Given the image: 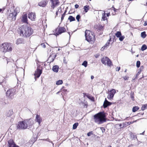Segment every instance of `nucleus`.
Masks as SVG:
<instances>
[{
	"label": "nucleus",
	"instance_id": "52",
	"mask_svg": "<svg viewBox=\"0 0 147 147\" xmlns=\"http://www.w3.org/2000/svg\"><path fill=\"white\" fill-rule=\"evenodd\" d=\"M94 78V76H91V79H93Z\"/></svg>",
	"mask_w": 147,
	"mask_h": 147
},
{
	"label": "nucleus",
	"instance_id": "44",
	"mask_svg": "<svg viewBox=\"0 0 147 147\" xmlns=\"http://www.w3.org/2000/svg\"><path fill=\"white\" fill-rule=\"evenodd\" d=\"M123 78L125 80H127L128 79V77H127L126 76L123 77Z\"/></svg>",
	"mask_w": 147,
	"mask_h": 147
},
{
	"label": "nucleus",
	"instance_id": "54",
	"mask_svg": "<svg viewBox=\"0 0 147 147\" xmlns=\"http://www.w3.org/2000/svg\"><path fill=\"white\" fill-rule=\"evenodd\" d=\"M140 65H136L137 67L138 68L139 67H140Z\"/></svg>",
	"mask_w": 147,
	"mask_h": 147
},
{
	"label": "nucleus",
	"instance_id": "46",
	"mask_svg": "<svg viewBox=\"0 0 147 147\" xmlns=\"http://www.w3.org/2000/svg\"><path fill=\"white\" fill-rule=\"evenodd\" d=\"M134 123V122H128L127 123V124L128 125H130L132 123Z\"/></svg>",
	"mask_w": 147,
	"mask_h": 147
},
{
	"label": "nucleus",
	"instance_id": "49",
	"mask_svg": "<svg viewBox=\"0 0 147 147\" xmlns=\"http://www.w3.org/2000/svg\"><path fill=\"white\" fill-rule=\"evenodd\" d=\"M99 56V55L98 54H97L95 55V57L96 58H98Z\"/></svg>",
	"mask_w": 147,
	"mask_h": 147
},
{
	"label": "nucleus",
	"instance_id": "23",
	"mask_svg": "<svg viewBox=\"0 0 147 147\" xmlns=\"http://www.w3.org/2000/svg\"><path fill=\"white\" fill-rule=\"evenodd\" d=\"M68 20H69L70 22L75 20V18L72 16H69L68 18Z\"/></svg>",
	"mask_w": 147,
	"mask_h": 147
},
{
	"label": "nucleus",
	"instance_id": "25",
	"mask_svg": "<svg viewBox=\"0 0 147 147\" xmlns=\"http://www.w3.org/2000/svg\"><path fill=\"white\" fill-rule=\"evenodd\" d=\"M89 6L86 5L84 6V11L86 13L89 10Z\"/></svg>",
	"mask_w": 147,
	"mask_h": 147
},
{
	"label": "nucleus",
	"instance_id": "45",
	"mask_svg": "<svg viewBox=\"0 0 147 147\" xmlns=\"http://www.w3.org/2000/svg\"><path fill=\"white\" fill-rule=\"evenodd\" d=\"M79 5L78 4H76L75 5V8H78V7H79Z\"/></svg>",
	"mask_w": 147,
	"mask_h": 147
},
{
	"label": "nucleus",
	"instance_id": "9",
	"mask_svg": "<svg viewBox=\"0 0 147 147\" xmlns=\"http://www.w3.org/2000/svg\"><path fill=\"white\" fill-rule=\"evenodd\" d=\"M56 31L57 32L56 34L57 36L65 32L66 31V29L64 27H59L56 29Z\"/></svg>",
	"mask_w": 147,
	"mask_h": 147
},
{
	"label": "nucleus",
	"instance_id": "4",
	"mask_svg": "<svg viewBox=\"0 0 147 147\" xmlns=\"http://www.w3.org/2000/svg\"><path fill=\"white\" fill-rule=\"evenodd\" d=\"M0 49L1 51L4 53L11 51L12 50V46L11 44L7 42L2 44L0 47Z\"/></svg>",
	"mask_w": 147,
	"mask_h": 147
},
{
	"label": "nucleus",
	"instance_id": "20",
	"mask_svg": "<svg viewBox=\"0 0 147 147\" xmlns=\"http://www.w3.org/2000/svg\"><path fill=\"white\" fill-rule=\"evenodd\" d=\"M59 67L57 65H55L53 66L52 68V70L53 71L57 72L58 71Z\"/></svg>",
	"mask_w": 147,
	"mask_h": 147
},
{
	"label": "nucleus",
	"instance_id": "59",
	"mask_svg": "<svg viewBox=\"0 0 147 147\" xmlns=\"http://www.w3.org/2000/svg\"><path fill=\"white\" fill-rule=\"evenodd\" d=\"M84 65L85 67H86L87 66V65Z\"/></svg>",
	"mask_w": 147,
	"mask_h": 147
},
{
	"label": "nucleus",
	"instance_id": "5",
	"mask_svg": "<svg viewBox=\"0 0 147 147\" xmlns=\"http://www.w3.org/2000/svg\"><path fill=\"white\" fill-rule=\"evenodd\" d=\"M20 11L19 7H16L13 11L11 12L7 17V19L11 21H14L16 19L17 14Z\"/></svg>",
	"mask_w": 147,
	"mask_h": 147
},
{
	"label": "nucleus",
	"instance_id": "19",
	"mask_svg": "<svg viewBox=\"0 0 147 147\" xmlns=\"http://www.w3.org/2000/svg\"><path fill=\"white\" fill-rule=\"evenodd\" d=\"M111 103L109 101H108L106 99V98H105V101L104 102L103 104V107L105 108L108 107V106H109L111 105Z\"/></svg>",
	"mask_w": 147,
	"mask_h": 147
},
{
	"label": "nucleus",
	"instance_id": "33",
	"mask_svg": "<svg viewBox=\"0 0 147 147\" xmlns=\"http://www.w3.org/2000/svg\"><path fill=\"white\" fill-rule=\"evenodd\" d=\"M125 38L124 36H120L119 37V39L120 41H122L123 39Z\"/></svg>",
	"mask_w": 147,
	"mask_h": 147
},
{
	"label": "nucleus",
	"instance_id": "50",
	"mask_svg": "<svg viewBox=\"0 0 147 147\" xmlns=\"http://www.w3.org/2000/svg\"><path fill=\"white\" fill-rule=\"evenodd\" d=\"M106 49V48H104V46L102 47L101 49V50L102 51H103L104 50V49Z\"/></svg>",
	"mask_w": 147,
	"mask_h": 147
},
{
	"label": "nucleus",
	"instance_id": "14",
	"mask_svg": "<svg viewBox=\"0 0 147 147\" xmlns=\"http://www.w3.org/2000/svg\"><path fill=\"white\" fill-rule=\"evenodd\" d=\"M56 57V55H55V54H51L49 58L48 59V60L47 61V63H50L51 62L53 61Z\"/></svg>",
	"mask_w": 147,
	"mask_h": 147
},
{
	"label": "nucleus",
	"instance_id": "57",
	"mask_svg": "<svg viewBox=\"0 0 147 147\" xmlns=\"http://www.w3.org/2000/svg\"><path fill=\"white\" fill-rule=\"evenodd\" d=\"M56 16H57L58 15V11H57L56 12Z\"/></svg>",
	"mask_w": 147,
	"mask_h": 147
},
{
	"label": "nucleus",
	"instance_id": "11",
	"mask_svg": "<svg viewBox=\"0 0 147 147\" xmlns=\"http://www.w3.org/2000/svg\"><path fill=\"white\" fill-rule=\"evenodd\" d=\"M116 92V91L114 89H113L110 91H109L107 98L110 100L112 99Z\"/></svg>",
	"mask_w": 147,
	"mask_h": 147
},
{
	"label": "nucleus",
	"instance_id": "61",
	"mask_svg": "<svg viewBox=\"0 0 147 147\" xmlns=\"http://www.w3.org/2000/svg\"><path fill=\"white\" fill-rule=\"evenodd\" d=\"M93 99H94V98L93 97L91 99L92 100H93Z\"/></svg>",
	"mask_w": 147,
	"mask_h": 147
},
{
	"label": "nucleus",
	"instance_id": "56",
	"mask_svg": "<svg viewBox=\"0 0 147 147\" xmlns=\"http://www.w3.org/2000/svg\"><path fill=\"white\" fill-rule=\"evenodd\" d=\"M144 131L143 133H142L141 134H142V135H144Z\"/></svg>",
	"mask_w": 147,
	"mask_h": 147
},
{
	"label": "nucleus",
	"instance_id": "28",
	"mask_svg": "<svg viewBox=\"0 0 147 147\" xmlns=\"http://www.w3.org/2000/svg\"><path fill=\"white\" fill-rule=\"evenodd\" d=\"M139 109V107H138L135 106V107H134L132 109V111L133 112H135L138 110Z\"/></svg>",
	"mask_w": 147,
	"mask_h": 147
},
{
	"label": "nucleus",
	"instance_id": "60",
	"mask_svg": "<svg viewBox=\"0 0 147 147\" xmlns=\"http://www.w3.org/2000/svg\"><path fill=\"white\" fill-rule=\"evenodd\" d=\"M109 14H110L109 13H107V16H109Z\"/></svg>",
	"mask_w": 147,
	"mask_h": 147
},
{
	"label": "nucleus",
	"instance_id": "32",
	"mask_svg": "<svg viewBox=\"0 0 147 147\" xmlns=\"http://www.w3.org/2000/svg\"><path fill=\"white\" fill-rule=\"evenodd\" d=\"M102 20H105L107 19V18L105 15V13H103L102 14Z\"/></svg>",
	"mask_w": 147,
	"mask_h": 147
},
{
	"label": "nucleus",
	"instance_id": "7",
	"mask_svg": "<svg viewBox=\"0 0 147 147\" xmlns=\"http://www.w3.org/2000/svg\"><path fill=\"white\" fill-rule=\"evenodd\" d=\"M15 94V90L13 88L9 89L6 92V96L9 98L12 99Z\"/></svg>",
	"mask_w": 147,
	"mask_h": 147
},
{
	"label": "nucleus",
	"instance_id": "31",
	"mask_svg": "<svg viewBox=\"0 0 147 147\" xmlns=\"http://www.w3.org/2000/svg\"><path fill=\"white\" fill-rule=\"evenodd\" d=\"M63 81L61 80H59L57 81L56 84L57 85L61 84L63 83Z\"/></svg>",
	"mask_w": 147,
	"mask_h": 147
},
{
	"label": "nucleus",
	"instance_id": "40",
	"mask_svg": "<svg viewBox=\"0 0 147 147\" xmlns=\"http://www.w3.org/2000/svg\"><path fill=\"white\" fill-rule=\"evenodd\" d=\"M41 45L43 48H45L46 47L45 45L43 43L41 44Z\"/></svg>",
	"mask_w": 147,
	"mask_h": 147
},
{
	"label": "nucleus",
	"instance_id": "10",
	"mask_svg": "<svg viewBox=\"0 0 147 147\" xmlns=\"http://www.w3.org/2000/svg\"><path fill=\"white\" fill-rule=\"evenodd\" d=\"M101 61L104 64H111V62L109 58L107 57H104L101 59Z\"/></svg>",
	"mask_w": 147,
	"mask_h": 147
},
{
	"label": "nucleus",
	"instance_id": "53",
	"mask_svg": "<svg viewBox=\"0 0 147 147\" xmlns=\"http://www.w3.org/2000/svg\"><path fill=\"white\" fill-rule=\"evenodd\" d=\"M3 9H0V12L2 11H3Z\"/></svg>",
	"mask_w": 147,
	"mask_h": 147
},
{
	"label": "nucleus",
	"instance_id": "58",
	"mask_svg": "<svg viewBox=\"0 0 147 147\" xmlns=\"http://www.w3.org/2000/svg\"><path fill=\"white\" fill-rule=\"evenodd\" d=\"M142 71H141L140 70V69H139V71H139L140 72V73Z\"/></svg>",
	"mask_w": 147,
	"mask_h": 147
},
{
	"label": "nucleus",
	"instance_id": "51",
	"mask_svg": "<svg viewBox=\"0 0 147 147\" xmlns=\"http://www.w3.org/2000/svg\"><path fill=\"white\" fill-rule=\"evenodd\" d=\"M144 26H146L147 25V21H146L145 22L144 24Z\"/></svg>",
	"mask_w": 147,
	"mask_h": 147
},
{
	"label": "nucleus",
	"instance_id": "64",
	"mask_svg": "<svg viewBox=\"0 0 147 147\" xmlns=\"http://www.w3.org/2000/svg\"><path fill=\"white\" fill-rule=\"evenodd\" d=\"M68 34H69V36H70V32H68Z\"/></svg>",
	"mask_w": 147,
	"mask_h": 147
},
{
	"label": "nucleus",
	"instance_id": "16",
	"mask_svg": "<svg viewBox=\"0 0 147 147\" xmlns=\"http://www.w3.org/2000/svg\"><path fill=\"white\" fill-rule=\"evenodd\" d=\"M9 147H18V146H16L13 142L12 140H10L8 142Z\"/></svg>",
	"mask_w": 147,
	"mask_h": 147
},
{
	"label": "nucleus",
	"instance_id": "6",
	"mask_svg": "<svg viewBox=\"0 0 147 147\" xmlns=\"http://www.w3.org/2000/svg\"><path fill=\"white\" fill-rule=\"evenodd\" d=\"M85 36L86 40L88 42L92 41V38L94 37L92 32L87 30H86L85 32Z\"/></svg>",
	"mask_w": 147,
	"mask_h": 147
},
{
	"label": "nucleus",
	"instance_id": "43",
	"mask_svg": "<svg viewBox=\"0 0 147 147\" xmlns=\"http://www.w3.org/2000/svg\"><path fill=\"white\" fill-rule=\"evenodd\" d=\"M120 69V67H117L116 69V71H119V70Z\"/></svg>",
	"mask_w": 147,
	"mask_h": 147
},
{
	"label": "nucleus",
	"instance_id": "37",
	"mask_svg": "<svg viewBox=\"0 0 147 147\" xmlns=\"http://www.w3.org/2000/svg\"><path fill=\"white\" fill-rule=\"evenodd\" d=\"M63 62L65 64H67V60L65 57H64Z\"/></svg>",
	"mask_w": 147,
	"mask_h": 147
},
{
	"label": "nucleus",
	"instance_id": "1",
	"mask_svg": "<svg viewBox=\"0 0 147 147\" xmlns=\"http://www.w3.org/2000/svg\"><path fill=\"white\" fill-rule=\"evenodd\" d=\"M18 31L20 32V36L26 38L30 36L33 32V29L26 24L21 26Z\"/></svg>",
	"mask_w": 147,
	"mask_h": 147
},
{
	"label": "nucleus",
	"instance_id": "41",
	"mask_svg": "<svg viewBox=\"0 0 147 147\" xmlns=\"http://www.w3.org/2000/svg\"><path fill=\"white\" fill-rule=\"evenodd\" d=\"M140 74V72L139 71H138V72L137 73L136 76L135 78H137Z\"/></svg>",
	"mask_w": 147,
	"mask_h": 147
},
{
	"label": "nucleus",
	"instance_id": "29",
	"mask_svg": "<svg viewBox=\"0 0 147 147\" xmlns=\"http://www.w3.org/2000/svg\"><path fill=\"white\" fill-rule=\"evenodd\" d=\"M147 108V104L143 105L141 107V109L142 111H144Z\"/></svg>",
	"mask_w": 147,
	"mask_h": 147
},
{
	"label": "nucleus",
	"instance_id": "2",
	"mask_svg": "<svg viewBox=\"0 0 147 147\" xmlns=\"http://www.w3.org/2000/svg\"><path fill=\"white\" fill-rule=\"evenodd\" d=\"M33 122L32 119L25 120L23 121H19L17 126V127L19 129H26L28 127H30L33 124Z\"/></svg>",
	"mask_w": 147,
	"mask_h": 147
},
{
	"label": "nucleus",
	"instance_id": "30",
	"mask_svg": "<svg viewBox=\"0 0 147 147\" xmlns=\"http://www.w3.org/2000/svg\"><path fill=\"white\" fill-rule=\"evenodd\" d=\"M78 125V123H75L73 125V129H76Z\"/></svg>",
	"mask_w": 147,
	"mask_h": 147
},
{
	"label": "nucleus",
	"instance_id": "12",
	"mask_svg": "<svg viewBox=\"0 0 147 147\" xmlns=\"http://www.w3.org/2000/svg\"><path fill=\"white\" fill-rule=\"evenodd\" d=\"M52 3L51 7L54 9L59 4V0H50Z\"/></svg>",
	"mask_w": 147,
	"mask_h": 147
},
{
	"label": "nucleus",
	"instance_id": "15",
	"mask_svg": "<svg viewBox=\"0 0 147 147\" xmlns=\"http://www.w3.org/2000/svg\"><path fill=\"white\" fill-rule=\"evenodd\" d=\"M28 18L32 21L34 20L36 18V14L32 12L28 14Z\"/></svg>",
	"mask_w": 147,
	"mask_h": 147
},
{
	"label": "nucleus",
	"instance_id": "17",
	"mask_svg": "<svg viewBox=\"0 0 147 147\" xmlns=\"http://www.w3.org/2000/svg\"><path fill=\"white\" fill-rule=\"evenodd\" d=\"M25 42V41L23 38H19L16 40V44L18 45L20 44L24 43Z\"/></svg>",
	"mask_w": 147,
	"mask_h": 147
},
{
	"label": "nucleus",
	"instance_id": "34",
	"mask_svg": "<svg viewBox=\"0 0 147 147\" xmlns=\"http://www.w3.org/2000/svg\"><path fill=\"white\" fill-rule=\"evenodd\" d=\"M66 11H67L66 10L65 11V12H64L63 13L61 17V21H62L63 20V19H64V17L65 16V14L66 13Z\"/></svg>",
	"mask_w": 147,
	"mask_h": 147
},
{
	"label": "nucleus",
	"instance_id": "8",
	"mask_svg": "<svg viewBox=\"0 0 147 147\" xmlns=\"http://www.w3.org/2000/svg\"><path fill=\"white\" fill-rule=\"evenodd\" d=\"M37 70L35 71L34 74L35 79L36 77L37 78H39L42 73V71L41 69V67L40 66V65H39L37 67Z\"/></svg>",
	"mask_w": 147,
	"mask_h": 147
},
{
	"label": "nucleus",
	"instance_id": "38",
	"mask_svg": "<svg viewBox=\"0 0 147 147\" xmlns=\"http://www.w3.org/2000/svg\"><path fill=\"white\" fill-rule=\"evenodd\" d=\"M111 8L113 9V10H114V11L115 12H116L117 11H118L119 10V9H115V8H114V7H113V6Z\"/></svg>",
	"mask_w": 147,
	"mask_h": 147
},
{
	"label": "nucleus",
	"instance_id": "62",
	"mask_svg": "<svg viewBox=\"0 0 147 147\" xmlns=\"http://www.w3.org/2000/svg\"><path fill=\"white\" fill-rule=\"evenodd\" d=\"M137 121V120H135V121H133V122H136V121Z\"/></svg>",
	"mask_w": 147,
	"mask_h": 147
},
{
	"label": "nucleus",
	"instance_id": "18",
	"mask_svg": "<svg viewBox=\"0 0 147 147\" xmlns=\"http://www.w3.org/2000/svg\"><path fill=\"white\" fill-rule=\"evenodd\" d=\"M42 119L41 117L38 115H36L35 121L38 123L39 125L40 124L42 121Z\"/></svg>",
	"mask_w": 147,
	"mask_h": 147
},
{
	"label": "nucleus",
	"instance_id": "35",
	"mask_svg": "<svg viewBox=\"0 0 147 147\" xmlns=\"http://www.w3.org/2000/svg\"><path fill=\"white\" fill-rule=\"evenodd\" d=\"M80 18V15H78L76 17V18L78 22L79 21V20Z\"/></svg>",
	"mask_w": 147,
	"mask_h": 147
},
{
	"label": "nucleus",
	"instance_id": "63",
	"mask_svg": "<svg viewBox=\"0 0 147 147\" xmlns=\"http://www.w3.org/2000/svg\"><path fill=\"white\" fill-rule=\"evenodd\" d=\"M126 71H127V69H126L125 70V72H126Z\"/></svg>",
	"mask_w": 147,
	"mask_h": 147
},
{
	"label": "nucleus",
	"instance_id": "55",
	"mask_svg": "<svg viewBox=\"0 0 147 147\" xmlns=\"http://www.w3.org/2000/svg\"><path fill=\"white\" fill-rule=\"evenodd\" d=\"M119 125V127H120V128H121V124H120L119 125Z\"/></svg>",
	"mask_w": 147,
	"mask_h": 147
},
{
	"label": "nucleus",
	"instance_id": "3",
	"mask_svg": "<svg viewBox=\"0 0 147 147\" xmlns=\"http://www.w3.org/2000/svg\"><path fill=\"white\" fill-rule=\"evenodd\" d=\"M93 119L94 122L98 124H102L106 121L105 115L102 112H100L95 115L93 116Z\"/></svg>",
	"mask_w": 147,
	"mask_h": 147
},
{
	"label": "nucleus",
	"instance_id": "48",
	"mask_svg": "<svg viewBox=\"0 0 147 147\" xmlns=\"http://www.w3.org/2000/svg\"><path fill=\"white\" fill-rule=\"evenodd\" d=\"M143 69V66H142L140 67V69L141 71H142Z\"/></svg>",
	"mask_w": 147,
	"mask_h": 147
},
{
	"label": "nucleus",
	"instance_id": "13",
	"mask_svg": "<svg viewBox=\"0 0 147 147\" xmlns=\"http://www.w3.org/2000/svg\"><path fill=\"white\" fill-rule=\"evenodd\" d=\"M48 1L47 0H43L38 3V5L40 7H45Z\"/></svg>",
	"mask_w": 147,
	"mask_h": 147
},
{
	"label": "nucleus",
	"instance_id": "21",
	"mask_svg": "<svg viewBox=\"0 0 147 147\" xmlns=\"http://www.w3.org/2000/svg\"><path fill=\"white\" fill-rule=\"evenodd\" d=\"M27 21V17L26 14H24L22 18V21L26 23Z\"/></svg>",
	"mask_w": 147,
	"mask_h": 147
},
{
	"label": "nucleus",
	"instance_id": "22",
	"mask_svg": "<svg viewBox=\"0 0 147 147\" xmlns=\"http://www.w3.org/2000/svg\"><path fill=\"white\" fill-rule=\"evenodd\" d=\"M111 40V38H110V39L108 41V42H107L105 44V45L104 46V48H106V49H107V47L108 46H109V45L110 44V43L109 42Z\"/></svg>",
	"mask_w": 147,
	"mask_h": 147
},
{
	"label": "nucleus",
	"instance_id": "39",
	"mask_svg": "<svg viewBox=\"0 0 147 147\" xmlns=\"http://www.w3.org/2000/svg\"><path fill=\"white\" fill-rule=\"evenodd\" d=\"M92 132H90L88 133H87V136H91V135L92 134Z\"/></svg>",
	"mask_w": 147,
	"mask_h": 147
},
{
	"label": "nucleus",
	"instance_id": "42",
	"mask_svg": "<svg viewBox=\"0 0 147 147\" xmlns=\"http://www.w3.org/2000/svg\"><path fill=\"white\" fill-rule=\"evenodd\" d=\"M88 62L86 61H84L82 64H87Z\"/></svg>",
	"mask_w": 147,
	"mask_h": 147
},
{
	"label": "nucleus",
	"instance_id": "26",
	"mask_svg": "<svg viewBox=\"0 0 147 147\" xmlns=\"http://www.w3.org/2000/svg\"><path fill=\"white\" fill-rule=\"evenodd\" d=\"M147 49V47L146 45H143L142 46L141 48V50L142 51H144L145 50H146Z\"/></svg>",
	"mask_w": 147,
	"mask_h": 147
},
{
	"label": "nucleus",
	"instance_id": "24",
	"mask_svg": "<svg viewBox=\"0 0 147 147\" xmlns=\"http://www.w3.org/2000/svg\"><path fill=\"white\" fill-rule=\"evenodd\" d=\"M141 36L143 38H145L146 36V32L145 31L141 32Z\"/></svg>",
	"mask_w": 147,
	"mask_h": 147
},
{
	"label": "nucleus",
	"instance_id": "27",
	"mask_svg": "<svg viewBox=\"0 0 147 147\" xmlns=\"http://www.w3.org/2000/svg\"><path fill=\"white\" fill-rule=\"evenodd\" d=\"M115 35L117 37L119 38L120 36H121V34L120 32L117 31Z\"/></svg>",
	"mask_w": 147,
	"mask_h": 147
},
{
	"label": "nucleus",
	"instance_id": "36",
	"mask_svg": "<svg viewBox=\"0 0 147 147\" xmlns=\"http://www.w3.org/2000/svg\"><path fill=\"white\" fill-rule=\"evenodd\" d=\"M45 140V141H47L48 142H51L52 143H53V142L52 141H51L50 140H49V139H44L43 140Z\"/></svg>",
	"mask_w": 147,
	"mask_h": 147
},
{
	"label": "nucleus",
	"instance_id": "47",
	"mask_svg": "<svg viewBox=\"0 0 147 147\" xmlns=\"http://www.w3.org/2000/svg\"><path fill=\"white\" fill-rule=\"evenodd\" d=\"M136 64H140V61H137Z\"/></svg>",
	"mask_w": 147,
	"mask_h": 147
}]
</instances>
